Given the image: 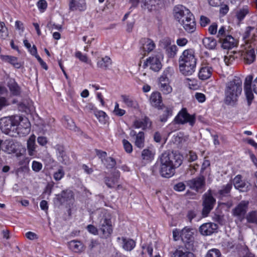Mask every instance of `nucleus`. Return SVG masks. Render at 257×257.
Returning <instances> with one entry per match:
<instances>
[{"mask_svg": "<svg viewBox=\"0 0 257 257\" xmlns=\"http://www.w3.org/2000/svg\"><path fill=\"white\" fill-rule=\"evenodd\" d=\"M160 173L163 177L170 178L175 174V169L182 163V156L179 154L164 153L160 157Z\"/></svg>", "mask_w": 257, "mask_h": 257, "instance_id": "1", "label": "nucleus"}, {"mask_svg": "<svg viewBox=\"0 0 257 257\" xmlns=\"http://www.w3.org/2000/svg\"><path fill=\"white\" fill-rule=\"evenodd\" d=\"M196 62L194 51L191 49L185 50L178 60L180 72L185 76L191 75L195 71Z\"/></svg>", "mask_w": 257, "mask_h": 257, "instance_id": "2", "label": "nucleus"}, {"mask_svg": "<svg viewBox=\"0 0 257 257\" xmlns=\"http://www.w3.org/2000/svg\"><path fill=\"white\" fill-rule=\"evenodd\" d=\"M242 92L241 80L235 77L226 84L225 102L227 104L234 103L238 99Z\"/></svg>", "mask_w": 257, "mask_h": 257, "instance_id": "3", "label": "nucleus"}, {"mask_svg": "<svg viewBox=\"0 0 257 257\" xmlns=\"http://www.w3.org/2000/svg\"><path fill=\"white\" fill-rule=\"evenodd\" d=\"M14 121L16 122V127L14 128L12 136L24 137L28 135L31 131V124L27 118H24L19 115L14 116Z\"/></svg>", "mask_w": 257, "mask_h": 257, "instance_id": "4", "label": "nucleus"}, {"mask_svg": "<svg viewBox=\"0 0 257 257\" xmlns=\"http://www.w3.org/2000/svg\"><path fill=\"white\" fill-rule=\"evenodd\" d=\"M252 79V75H248L245 78L244 83V92L249 103L254 98L253 92L257 94V77L253 81Z\"/></svg>", "mask_w": 257, "mask_h": 257, "instance_id": "5", "label": "nucleus"}, {"mask_svg": "<svg viewBox=\"0 0 257 257\" xmlns=\"http://www.w3.org/2000/svg\"><path fill=\"white\" fill-rule=\"evenodd\" d=\"M172 69L170 67L166 68L159 78L160 90L165 94H169L172 91L169 80V78L172 75Z\"/></svg>", "mask_w": 257, "mask_h": 257, "instance_id": "6", "label": "nucleus"}, {"mask_svg": "<svg viewBox=\"0 0 257 257\" xmlns=\"http://www.w3.org/2000/svg\"><path fill=\"white\" fill-rule=\"evenodd\" d=\"M99 229L102 233L103 237H108L112 232L110 215L105 213L99 222Z\"/></svg>", "mask_w": 257, "mask_h": 257, "instance_id": "7", "label": "nucleus"}, {"mask_svg": "<svg viewBox=\"0 0 257 257\" xmlns=\"http://www.w3.org/2000/svg\"><path fill=\"white\" fill-rule=\"evenodd\" d=\"M195 120V116L188 113L185 108H182L174 119V121L178 124H183L188 123L192 126L194 125Z\"/></svg>", "mask_w": 257, "mask_h": 257, "instance_id": "8", "label": "nucleus"}, {"mask_svg": "<svg viewBox=\"0 0 257 257\" xmlns=\"http://www.w3.org/2000/svg\"><path fill=\"white\" fill-rule=\"evenodd\" d=\"M216 200L212 196L211 191L209 190L203 195L202 214L204 216H207L213 209Z\"/></svg>", "mask_w": 257, "mask_h": 257, "instance_id": "9", "label": "nucleus"}, {"mask_svg": "<svg viewBox=\"0 0 257 257\" xmlns=\"http://www.w3.org/2000/svg\"><path fill=\"white\" fill-rule=\"evenodd\" d=\"M14 116L10 117H4L0 119V128L2 132L12 136L16 127Z\"/></svg>", "mask_w": 257, "mask_h": 257, "instance_id": "10", "label": "nucleus"}, {"mask_svg": "<svg viewBox=\"0 0 257 257\" xmlns=\"http://www.w3.org/2000/svg\"><path fill=\"white\" fill-rule=\"evenodd\" d=\"M173 14L175 19L179 22L185 19L187 16H190V11L183 5H177L173 10Z\"/></svg>", "mask_w": 257, "mask_h": 257, "instance_id": "11", "label": "nucleus"}, {"mask_svg": "<svg viewBox=\"0 0 257 257\" xmlns=\"http://www.w3.org/2000/svg\"><path fill=\"white\" fill-rule=\"evenodd\" d=\"M183 27L184 29L188 33H192L196 30V22L193 14L187 16L185 19L179 22Z\"/></svg>", "mask_w": 257, "mask_h": 257, "instance_id": "12", "label": "nucleus"}, {"mask_svg": "<svg viewBox=\"0 0 257 257\" xmlns=\"http://www.w3.org/2000/svg\"><path fill=\"white\" fill-rule=\"evenodd\" d=\"M144 67H149L154 71H159L162 68V63L159 57L151 56L147 59L144 64Z\"/></svg>", "mask_w": 257, "mask_h": 257, "instance_id": "13", "label": "nucleus"}, {"mask_svg": "<svg viewBox=\"0 0 257 257\" xmlns=\"http://www.w3.org/2000/svg\"><path fill=\"white\" fill-rule=\"evenodd\" d=\"M133 7H137L139 3L141 4L143 9H147L149 11H153L156 10V1L155 0H130Z\"/></svg>", "mask_w": 257, "mask_h": 257, "instance_id": "14", "label": "nucleus"}, {"mask_svg": "<svg viewBox=\"0 0 257 257\" xmlns=\"http://www.w3.org/2000/svg\"><path fill=\"white\" fill-rule=\"evenodd\" d=\"M243 38L247 43L255 45L254 43L257 41V27H248Z\"/></svg>", "mask_w": 257, "mask_h": 257, "instance_id": "15", "label": "nucleus"}, {"mask_svg": "<svg viewBox=\"0 0 257 257\" xmlns=\"http://www.w3.org/2000/svg\"><path fill=\"white\" fill-rule=\"evenodd\" d=\"M213 68L209 64H202L198 72L199 79L205 80L209 79L212 75Z\"/></svg>", "mask_w": 257, "mask_h": 257, "instance_id": "16", "label": "nucleus"}, {"mask_svg": "<svg viewBox=\"0 0 257 257\" xmlns=\"http://www.w3.org/2000/svg\"><path fill=\"white\" fill-rule=\"evenodd\" d=\"M55 149L58 160L64 165L69 164L70 159L65 152L64 146L57 145L55 146Z\"/></svg>", "mask_w": 257, "mask_h": 257, "instance_id": "17", "label": "nucleus"}, {"mask_svg": "<svg viewBox=\"0 0 257 257\" xmlns=\"http://www.w3.org/2000/svg\"><path fill=\"white\" fill-rule=\"evenodd\" d=\"M248 204V201H241L233 210V215L238 217H243L246 212Z\"/></svg>", "mask_w": 257, "mask_h": 257, "instance_id": "18", "label": "nucleus"}, {"mask_svg": "<svg viewBox=\"0 0 257 257\" xmlns=\"http://www.w3.org/2000/svg\"><path fill=\"white\" fill-rule=\"evenodd\" d=\"M217 229V225L214 223H206L200 226L199 231L203 235H210Z\"/></svg>", "mask_w": 257, "mask_h": 257, "instance_id": "19", "label": "nucleus"}, {"mask_svg": "<svg viewBox=\"0 0 257 257\" xmlns=\"http://www.w3.org/2000/svg\"><path fill=\"white\" fill-rule=\"evenodd\" d=\"M57 199L61 204H64L69 202H72L74 200L73 193L69 190H64L60 194L56 195Z\"/></svg>", "mask_w": 257, "mask_h": 257, "instance_id": "20", "label": "nucleus"}, {"mask_svg": "<svg viewBox=\"0 0 257 257\" xmlns=\"http://www.w3.org/2000/svg\"><path fill=\"white\" fill-rule=\"evenodd\" d=\"M150 101L151 105L159 109L162 108L163 104L161 94L160 92L156 91L153 92L150 96Z\"/></svg>", "mask_w": 257, "mask_h": 257, "instance_id": "21", "label": "nucleus"}, {"mask_svg": "<svg viewBox=\"0 0 257 257\" xmlns=\"http://www.w3.org/2000/svg\"><path fill=\"white\" fill-rule=\"evenodd\" d=\"M242 56L244 62L247 64H250L255 60L256 55L251 45L249 47L248 49L242 52Z\"/></svg>", "mask_w": 257, "mask_h": 257, "instance_id": "22", "label": "nucleus"}, {"mask_svg": "<svg viewBox=\"0 0 257 257\" xmlns=\"http://www.w3.org/2000/svg\"><path fill=\"white\" fill-rule=\"evenodd\" d=\"M120 240L122 241V248L126 251H131L136 245V241L131 238L124 237H118L117 238V241L119 242Z\"/></svg>", "mask_w": 257, "mask_h": 257, "instance_id": "23", "label": "nucleus"}, {"mask_svg": "<svg viewBox=\"0 0 257 257\" xmlns=\"http://www.w3.org/2000/svg\"><path fill=\"white\" fill-rule=\"evenodd\" d=\"M205 179L203 177H200L188 181L189 187L196 191H199L204 186Z\"/></svg>", "mask_w": 257, "mask_h": 257, "instance_id": "24", "label": "nucleus"}, {"mask_svg": "<svg viewBox=\"0 0 257 257\" xmlns=\"http://www.w3.org/2000/svg\"><path fill=\"white\" fill-rule=\"evenodd\" d=\"M193 229L191 227L186 226L182 229L180 237L185 242H189L193 239Z\"/></svg>", "mask_w": 257, "mask_h": 257, "instance_id": "25", "label": "nucleus"}, {"mask_svg": "<svg viewBox=\"0 0 257 257\" xmlns=\"http://www.w3.org/2000/svg\"><path fill=\"white\" fill-rule=\"evenodd\" d=\"M69 9L72 11H84L86 9L85 0H70Z\"/></svg>", "mask_w": 257, "mask_h": 257, "instance_id": "26", "label": "nucleus"}, {"mask_svg": "<svg viewBox=\"0 0 257 257\" xmlns=\"http://www.w3.org/2000/svg\"><path fill=\"white\" fill-rule=\"evenodd\" d=\"M152 122L147 116H145L141 119L136 120L134 122L133 125L136 128H141L146 130L151 126Z\"/></svg>", "mask_w": 257, "mask_h": 257, "instance_id": "27", "label": "nucleus"}, {"mask_svg": "<svg viewBox=\"0 0 257 257\" xmlns=\"http://www.w3.org/2000/svg\"><path fill=\"white\" fill-rule=\"evenodd\" d=\"M0 58L3 61L11 64L16 68H20L22 65L18 58L13 56L1 55Z\"/></svg>", "mask_w": 257, "mask_h": 257, "instance_id": "28", "label": "nucleus"}, {"mask_svg": "<svg viewBox=\"0 0 257 257\" xmlns=\"http://www.w3.org/2000/svg\"><path fill=\"white\" fill-rule=\"evenodd\" d=\"M18 145L13 140H6L2 144V150L9 154L15 153Z\"/></svg>", "mask_w": 257, "mask_h": 257, "instance_id": "29", "label": "nucleus"}, {"mask_svg": "<svg viewBox=\"0 0 257 257\" xmlns=\"http://www.w3.org/2000/svg\"><path fill=\"white\" fill-rule=\"evenodd\" d=\"M222 47L225 49H230L236 46L235 39L231 36H227L220 40Z\"/></svg>", "mask_w": 257, "mask_h": 257, "instance_id": "30", "label": "nucleus"}, {"mask_svg": "<svg viewBox=\"0 0 257 257\" xmlns=\"http://www.w3.org/2000/svg\"><path fill=\"white\" fill-rule=\"evenodd\" d=\"M142 49L144 52L148 53L153 51L156 48L155 42L149 38H143L141 40Z\"/></svg>", "mask_w": 257, "mask_h": 257, "instance_id": "31", "label": "nucleus"}, {"mask_svg": "<svg viewBox=\"0 0 257 257\" xmlns=\"http://www.w3.org/2000/svg\"><path fill=\"white\" fill-rule=\"evenodd\" d=\"M70 249L74 252L81 253L85 249V246L80 241L73 240L68 242Z\"/></svg>", "mask_w": 257, "mask_h": 257, "instance_id": "32", "label": "nucleus"}, {"mask_svg": "<svg viewBox=\"0 0 257 257\" xmlns=\"http://www.w3.org/2000/svg\"><path fill=\"white\" fill-rule=\"evenodd\" d=\"M233 183L235 188L240 191L245 192L248 190V186L246 184L241 180L240 175H237L233 180Z\"/></svg>", "mask_w": 257, "mask_h": 257, "instance_id": "33", "label": "nucleus"}, {"mask_svg": "<svg viewBox=\"0 0 257 257\" xmlns=\"http://www.w3.org/2000/svg\"><path fill=\"white\" fill-rule=\"evenodd\" d=\"M112 64V61L108 56H105L100 58L97 62V66L102 69H108Z\"/></svg>", "mask_w": 257, "mask_h": 257, "instance_id": "34", "label": "nucleus"}, {"mask_svg": "<svg viewBox=\"0 0 257 257\" xmlns=\"http://www.w3.org/2000/svg\"><path fill=\"white\" fill-rule=\"evenodd\" d=\"M119 176V172L116 171L114 172L112 177H106L105 178V183L107 186L110 188H114L117 185Z\"/></svg>", "mask_w": 257, "mask_h": 257, "instance_id": "35", "label": "nucleus"}, {"mask_svg": "<svg viewBox=\"0 0 257 257\" xmlns=\"http://www.w3.org/2000/svg\"><path fill=\"white\" fill-rule=\"evenodd\" d=\"M36 136L33 134L30 136L27 141V149L30 156L34 155L36 149Z\"/></svg>", "mask_w": 257, "mask_h": 257, "instance_id": "36", "label": "nucleus"}, {"mask_svg": "<svg viewBox=\"0 0 257 257\" xmlns=\"http://www.w3.org/2000/svg\"><path fill=\"white\" fill-rule=\"evenodd\" d=\"M162 109H164L163 113L160 115V119L162 122H166L173 115V108L170 106H164Z\"/></svg>", "mask_w": 257, "mask_h": 257, "instance_id": "37", "label": "nucleus"}, {"mask_svg": "<svg viewBox=\"0 0 257 257\" xmlns=\"http://www.w3.org/2000/svg\"><path fill=\"white\" fill-rule=\"evenodd\" d=\"M155 155V152L150 149H144L142 152V159L146 162H151L153 159Z\"/></svg>", "mask_w": 257, "mask_h": 257, "instance_id": "38", "label": "nucleus"}, {"mask_svg": "<svg viewBox=\"0 0 257 257\" xmlns=\"http://www.w3.org/2000/svg\"><path fill=\"white\" fill-rule=\"evenodd\" d=\"M204 46L207 49H214L216 47L217 42L215 39L212 37L205 38L203 40Z\"/></svg>", "mask_w": 257, "mask_h": 257, "instance_id": "39", "label": "nucleus"}, {"mask_svg": "<svg viewBox=\"0 0 257 257\" xmlns=\"http://www.w3.org/2000/svg\"><path fill=\"white\" fill-rule=\"evenodd\" d=\"M145 134L143 132H139L136 137L135 144L139 148H142L144 147Z\"/></svg>", "mask_w": 257, "mask_h": 257, "instance_id": "40", "label": "nucleus"}, {"mask_svg": "<svg viewBox=\"0 0 257 257\" xmlns=\"http://www.w3.org/2000/svg\"><path fill=\"white\" fill-rule=\"evenodd\" d=\"M122 101L127 107H136L137 105V102L132 97L122 95L121 96Z\"/></svg>", "mask_w": 257, "mask_h": 257, "instance_id": "41", "label": "nucleus"}, {"mask_svg": "<svg viewBox=\"0 0 257 257\" xmlns=\"http://www.w3.org/2000/svg\"><path fill=\"white\" fill-rule=\"evenodd\" d=\"M75 57L81 62L91 65L92 61L86 54H83L81 51H77L75 53Z\"/></svg>", "mask_w": 257, "mask_h": 257, "instance_id": "42", "label": "nucleus"}, {"mask_svg": "<svg viewBox=\"0 0 257 257\" xmlns=\"http://www.w3.org/2000/svg\"><path fill=\"white\" fill-rule=\"evenodd\" d=\"M249 9L247 6H244L242 8L237 11L236 16L238 20H242L249 13Z\"/></svg>", "mask_w": 257, "mask_h": 257, "instance_id": "43", "label": "nucleus"}, {"mask_svg": "<svg viewBox=\"0 0 257 257\" xmlns=\"http://www.w3.org/2000/svg\"><path fill=\"white\" fill-rule=\"evenodd\" d=\"M194 255L189 251H183L180 248L177 249L173 253V257H193Z\"/></svg>", "mask_w": 257, "mask_h": 257, "instance_id": "44", "label": "nucleus"}, {"mask_svg": "<svg viewBox=\"0 0 257 257\" xmlns=\"http://www.w3.org/2000/svg\"><path fill=\"white\" fill-rule=\"evenodd\" d=\"M245 218L247 222L257 224V211L249 212Z\"/></svg>", "mask_w": 257, "mask_h": 257, "instance_id": "45", "label": "nucleus"}, {"mask_svg": "<svg viewBox=\"0 0 257 257\" xmlns=\"http://www.w3.org/2000/svg\"><path fill=\"white\" fill-rule=\"evenodd\" d=\"M165 50L169 58H173L177 54L178 48L175 45H171L165 49Z\"/></svg>", "mask_w": 257, "mask_h": 257, "instance_id": "46", "label": "nucleus"}, {"mask_svg": "<svg viewBox=\"0 0 257 257\" xmlns=\"http://www.w3.org/2000/svg\"><path fill=\"white\" fill-rule=\"evenodd\" d=\"M232 188V185L230 183H228L226 185L223 186L222 188L219 190L218 194L220 197L225 196L229 192Z\"/></svg>", "mask_w": 257, "mask_h": 257, "instance_id": "47", "label": "nucleus"}, {"mask_svg": "<svg viewBox=\"0 0 257 257\" xmlns=\"http://www.w3.org/2000/svg\"><path fill=\"white\" fill-rule=\"evenodd\" d=\"M9 87L11 93L14 95H18L20 93V87L15 82L9 83Z\"/></svg>", "mask_w": 257, "mask_h": 257, "instance_id": "48", "label": "nucleus"}, {"mask_svg": "<svg viewBox=\"0 0 257 257\" xmlns=\"http://www.w3.org/2000/svg\"><path fill=\"white\" fill-rule=\"evenodd\" d=\"M65 172L62 167H60L58 170L54 173L53 177L55 181L61 180L64 176Z\"/></svg>", "mask_w": 257, "mask_h": 257, "instance_id": "49", "label": "nucleus"}, {"mask_svg": "<svg viewBox=\"0 0 257 257\" xmlns=\"http://www.w3.org/2000/svg\"><path fill=\"white\" fill-rule=\"evenodd\" d=\"M8 36L7 28L4 22H0V38L5 39Z\"/></svg>", "mask_w": 257, "mask_h": 257, "instance_id": "50", "label": "nucleus"}, {"mask_svg": "<svg viewBox=\"0 0 257 257\" xmlns=\"http://www.w3.org/2000/svg\"><path fill=\"white\" fill-rule=\"evenodd\" d=\"M237 58V56H235L234 54L232 55V52L228 53L224 56V61L226 65H230Z\"/></svg>", "mask_w": 257, "mask_h": 257, "instance_id": "51", "label": "nucleus"}, {"mask_svg": "<svg viewBox=\"0 0 257 257\" xmlns=\"http://www.w3.org/2000/svg\"><path fill=\"white\" fill-rule=\"evenodd\" d=\"M220 251L216 248H212L208 251L205 257H221Z\"/></svg>", "mask_w": 257, "mask_h": 257, "instance_id": "52", "label": "nucleus"}, {"mask_svg": "<svg viewBox=\"0 0 257 257\" xmlns=\"http://www.w3.org/2000/svg\"><path fill=\"white\" fill-rule=\"evenodd\" d=\"M95 115L98 118L99 121L104 123H105L108 118L106 113L101 110L98 111Z\"/></svg>", "mask_w": 257, "mask_h": 257, "instance_id": "53", "label": "nucleus"}, {"mask_svg": "<svg viewBox=\"0 0 257 257\" xmlns=\"http://www.w3.org/2000/svg\"><path fill=\"white\" fill-rule=\"evenodd\" d=\"M113 113L118 116H121L125 113V110L119 107V104L117 102L115 103Z\"/></svg>", "mask_w": 257, "mask_h": 257, "instance_id": "54", "label": "nucleus"}, {"mask_svg": "<svg viewBox=\"0 0 257 257\" xmlns=\"http://www.w3.org/2000/svg\"><path fill=\"white\" fill-rule=\"evenodd\" d=\"M103 163L107 168H112L116 164L115 160L111 157L106 159Z\"/></svg>", "mask_w": 257, "mask_h": 257, "instance_id": "55", "label": "nucleus"}, {"mask_svg": "<svg viewBox=\"0 0 257 257\" xmlns=\"http://www.w3.org/2000/svg\"><path fill=\"white\" fill-rule=\"evenodd\" d=\"M37 6L39 10L43 13L47 8V3L45 0H39L37 4Z\"/></svg>", "mask_w": 257, "mask_h": 257, "instance_id": "56", "label": "nucleus"}, {"mask_svg": "<svg viewBox=\"0 0 257 257\" xmlns=\"http://www.w3.org/2000/svg\"><path fill=\"white\" fill-rule=\"evenodd\" d=\"M64 124L66 127L69 130H75L76 128V125L74 122L70 118H66Z\"/></svg>", "mask_w": 257, "mask_h": 257, "instance_id": "57", "label": "nucleus"}, {"mask_svg": "<svg viewBox=\"0 0 257 257\" xmlns=\"http://www.w3.org/2000/svg\"><path fill=\"white\" fill-rule=\"evenodd\" d=\"M218 26L217 23H213L208 27V31L210 35H214L217 34Z\"/></svg>", "mask_w": 257, "mask_h": 257, "instance_id": "58", "label": "nucleus"}, {"mask_svg": "<svg viewBox=\"0 0 257 257\" xmlns=\"http://www.w3.org/2000/svg\"><path fill=\"white\" fill-rule=\"evenodd\" d=\"M122 144L123 145L124 149L125 151L128 153H131L133 151V147L132 144L126 140H122Z\"/></svg>", "mask_w": 257, "mask_h": 257, "instance_id": "59", "label": "nucleus"}, {"mask_svg": "<svg viewBox=\"0 0 257 257\" xmlns=\"http://www.w3.org/2000/svg\"><path fill=\"white\" fill-rule=\"evenodd\" d=\"M28 51L32 55L35 56L38 61H42V58L38 54L37 49L36 46L33 45L29 50H28Z\"/></svg>", "mask_w": 257, "mask_h": 257, "instance_id": "60", "label": "nucleus"}, {"mask_svg": "<svg viewBox=\"0 0 257 257\" xmlns=\"http://www.w3.org/2000/svg\"><path fill=\"white\" fill-rule=\"evenodd\" d=\"M42 163L39 162L34 161L32 162V169L36 172H39L42 169Z\"/></svg>", "mask_w": 257, "mask_h": 257, "instance_id": "61", "label": "nucleus"}, {"mask_svg": "<svg viewBox=\"0 0 257 257\" xmlns=\"http://www.w3.org/2000/svg\"><path fill=\"white\" fill-rule=\"evenodd\" d=\"M161 45L164 49H166L167 47L171 45V39L168 37L163 38L161 41Z\"/></svg>", "mask_w": 257, "mask_h": 257, "instance_id": "62", "label": "nucleus"}, {"mask_svg": "<svg viewBox=\"0 0 257 257\" xmlns=\"http://www.w3.org/2000/svg\"><path fill=\"white\" fill-rule=\"evenodd\" d=\"M225 31L226 28L224 26H222L218 30V31L217 32V36L219 39V40H221L223 38L225 37Z\"/></svg>", "mask_w": 257, "mask_h": 257, "instance_id": "63", "label": "nucleus"}, {"mask_svg": "<svg viewBox=\"0 0 257 257\" xmlns=\"http://www.w3.org/2000/svg\"><path fill=\"white\" fill-rule=\"evenodd\" d=\"M188 41L185 38H179L176 40V44L179 47H184L188 43Z\"/></svg>", "mask_w": 257, "mask_h": 257, "instance_id": "64", "label": "nucleus"}]
</instances>
